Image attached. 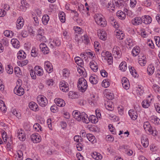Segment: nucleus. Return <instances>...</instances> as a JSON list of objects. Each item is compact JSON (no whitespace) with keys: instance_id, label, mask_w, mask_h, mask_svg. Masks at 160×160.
Instances as JSON below:
<instances>
[{"instance_id":"obj_20","label":"nucleus","mask_w":160,"mask_h":160,"mask_svg":"<svg viewBox=\"0 0 160 160\" xmlns=\"http://www.w3.org/2000/svg\"><path fill=\"white\" fill-rule=\"evenodd\" d=\"M28 106L30 109L35 112L38 111L39 108L38 104L34 102H31L29 103Z\"/></svg>"},{"instance_id":"obj_44","label":"nucleus","mask_w":160,"mask_h":160,"mask_svg":"<svg viewBox=\"0 0 160 160\" xmlns=\"http://www.w3.org/2000/svg\"><path fill=\"white\" fill-rule=\"evenodd\" d=\"M4 35L7 37L12 38L13 36L14 33L9 30H6L4 32Z\"/></svg>"},{"instance_id":"obj_1","label":"nucleus","mask_w":160,"mask_h":160,"mask_svg":"<svg viewBox=\"0 0 160 160\" xmlns=\"http://www.w3.org/2000/svg\"><path fill=\"white\" fill-rule=\"evenodd\" d=\"M72 115L73 118L78 121H82L86 123H88L89 122V118L87 115L84 112L80 113L77 110H74L72 112Z\"/></svg>"},{"instance_id":"obj_30","label":"nucleus","mask_w":160,"mask_h":160,"mask_svg":"<svg viewBox=\"0 0 160 160\" xmlns=\"http://www.w3.org/2000/svg\"><path fill=\"white\" fill-rule=\"evenodd\" d=\"M97 76L94 74H92L89 77L90 82L93 84H96L98 82Z\"/></svg>"},{"instance_id":"obj_43","label":"nucleus","mask_w":160,"mask_h":160,"mask_svg":"<svg viewBox=\"0 0 160 160\" xmlns=\"http://www.w3.org/2000/svg\"><path fill=\"white\" fill-rule=\"evenodd\" d=\"M62 76L65 79L68 78L69 76V72L67 69H64L62 70Z\"/></svg>"},{"instance_id":"obj_19","label":"nucleus","mask_w":160,"mask_h":160,"mask_svg":"<svg viewBox=\"0 0 160 160\" xmlns=\"http://www.w3.org/2000/svg\"><path fill=\"white\" fill-rule=\"evenodd\" d=\"M54 102L56 105L60 107H63L65 106L66 103L64 101L60 98H56L54 99Z\"/></svg>"},{"instance_id":"obj_17","label":"nucleus","mask_w":160,"mask_h":160,"mask_svg":"<svg viewBox=\"0 0 160 160\" xmlns=\"http://www.w3.org/2000/svg\"><path fill=\"white\" fill-rule=\"evenodd\" d=\"M128 113L132 120H135L137 119L138 114L137 112L135 111L133 109H130L128 111Z\"/></svg>"},{"instance_id":"obj_49","label":"nucleus","mask_w":160,"mask_h":160,"mask_svg":"<svg viewBox=\"0 0 160 160\" xmlns=\"http://www.w3.org/2000/svg\"><path fill=\"white\" fill-rule=\"evenodd\" d=\"M138 63L141 66H144L146 63V60L145 57L143 56L142 58H139Z\"/></svg>"},{"instance_id":"obj_36","label":"nucleus","mask_w":160,"mask_h":160,"mask_svg":"<svg viewBox=\"0 0 160 160\" xmlns=\"http://www.w3.org/2000/svg\"><path fill=\"white\" fill-rule=\"evenodd\" d=\"M101 56L102 59L105 60L106 59L111 56V54L108 51H103L101 53Z\"/></svg>"},{"instance_id":"obj_42","label":"nucleus","mask_w":160,"mask_h":160,"mask_svg":"<svg viewBox=\"0 0 160 160\" xmlns=\"http://www.w3.org/2000/svg\"><path fill=\"white\" fill-rule=\"evenodd\" d=\"M89 118V122L90 121L92 123H97L98 121V118L95 115H91Z\"/></svg>"},{"instance_id":"obj_31","label":"nucleus","mask_w":160,"mask_h":160,"mask_svg":"<svg viewBox=\"0 0 160 160\" xmlns=\"http://www.w3.org/2000/svg\"><path fill=\"white\" fill-rule=\"evenodd\" d=\"M11 43L15 48H18L20 46V43L18 40L16 38H12L11 40Z\"/></svg>"},{"instance_id":"obj_2","label":"nucleus","mask_w":160,"mask_h":160,"mask_svg":"<svg viewBox=\"0 0 160 160\" xmlns=\"http://www.w3.org/2000/svg\"><path fill=\"white\" fill-rule=\"evenodd\" d=\"M88 86L87 81L84 78H79L77 87L80 91L82 92H85L87 89Z\"/></svg>"},{"instance_id":"obj_9","label":"nucleus","mask_w":160,"mask_h":160,"mask_svg":"<svg viewBox=\"0 0 160 160\" xmlns=\"http://www.w3.org/2000/svg\"><path fill=\"white\" fill-rule=\"evenodd\" d=\"M59 88L63 92H67L69 90L68 84L64 81H62L60 82Z\"/></svg>"},{"instance_id":"obj_34","label":"nucleus","mask_w":160,"mask_h":160,"mask_svg":"<svg viewBox=\"0 0 160 160\" xmlns=\"http://www.w3.org/2000/svg\"><path fill=\"white\" fill-rule=\"evenodd\" d=\"M26 54L22 50L19 51L17 54V58L19 59H23L26 58Z\"/></svg>"},{"instance_id":"obj_16","label":"nucleus","mask_w":160,"mask_h":160,"mask_svg":"<svg viewBox=\"0 0 160 160\" xmlns=\"http://www.w3.org/2000/svg\"><path fill=\"white\" fill-rule=\"evenodd\" d=\"M115 34L116 38L120 40L123 39L124 37V34L123 31L120 30H116L115 31Z\"/></svg>"},{"instance_id":"obj_45","label":"nucleus","mask_w":160,"mask_h":160,"mask_svg":"<svg viewBox=\"0 0 160 160\" xmlns=\"http://www.w3.org/2000/svg\"><path fill=\"white\" fill-rule=\"evenodd\" d=\"M125 43L126 45L130 47H132L133 46L134 44V42L131 38H127L126 41H125Z\"/></svg>"},{"instance_id":"obj_23","label":"nucleus","mask_w":160,"mask_h":160,"mask_svg":"<svg viewBox=\"0 0 160 160\" xmlns=\"http://www.w3.org/2000/svg\"><path fill=\"white\" fill-rule=\"evenodd\" d=\"M29 6V4L25 0H21V5L20 8L21 10L25 11Z\"/></svg>"},{"instance_id":"obj_24","label":"nucleus","mask_w":160,"mask_h":160,"mask_svg":"<svg viewBox=\"0 0 160 160\" xmlns=\"http://www.w3.org/2000/svg\"><path fill=\"white\" fill-rule=\"evenodd\" d=\"M90 67L92 70L94 72H97L98 70V66L96 62L92 60L89 63Z\"/></svg>"},{"instance_id":"obj_50","label":"nucleus","mask_w":160,"mask_h":160,"mask_svg":"<svg viewBox=\"0 0 160 160\" xmlns=\"http://www.w3.org/2000/svg\"><path fill=\"white\" fill-rule=\"evenodd\" d=\"M59 18L61 22L63 23L65 21V15L64 12H60L58 14Z\"/></svg>"},{"instance_id":"obj_56","label":"nucleus","mask_w":160,"mask_h":160,"mask_svg":"<svg viewBox=\"0 0 160 160\" xmlns=\"http://www.w3.org/2000/svg\"><path fill=\"white\" fill-rule=\"evenodd\" d=\"M102 87L105 88L108 87L110 85L109 80L108 79L103 80L102 82Z\"/></svg>"},{"instance_id":"obj_18","label":"nucleus","mask_w":160,"mask_h":160,"mask_svg":"<svg viewBox=\"0 0 160 160\" xmlns=\"http://www.w3.org/2000/svg\"><path fill=\"white\" fill-rule=\"evenodd\" d=\"M34 70L35 71L37 75L39 76H42L44 73L43 70L42 68L39 66H35Z\"/></svg>"},{"instance_id":"obj_5","label":"nucleus","mask_w":160,"mask_h":160,"mask_svg":"<svg viewBox=\"0 0 160 160\" xmlns=\"http://www.w3.org/2000/svg\"><path fill=\"white\" fill-rule=\"evenodd\" d=\"M15 136L22 141H24L26 139V135L25 132L21 128L18 129L16 131Z\"/></svg>"},{"instance_id":"obj_37","label":"nucleus","mask_w":160,"mask_h":160,"mask_svg":"<svg viewBox=\"0 0 160 160\" xmlns=\"http://www.w3.org/2000/svg\"><path fill=\"white\" fill-rule=\"evenodd\" d=\"M68 95L69 98L73 99L77 98L78 97L77 92L72 91L69 92Z\"/></svg>"},{"instance_id":"obj_39","label":"nucleus","mask_w":160,"mask_h":160,"mask_svg":"<svg viewBox=\"0 0 160 160\" xmlns=\"http://www.w3.org/2000/svg\"><path fill=\"white\" fill-rule=\"evenodd\" d=\"M50 18L49 16L47 14L44 15L42 18V21L44 25H46L48 23Z\"/></svg>"},{"instance_id":"obj_59","label":"nucleus","mask_w":160,"mask_h":160,"mask_svg":"<svg viewBox=\"0 0 160 160\" xmlns=\"http://www.w3.org/2000/svg\"><path fill=\"white\" fill-rule=\"evenodd\" d=\"M7 72L9 74H12L13 72V70L12 67L10 65H7L6 68Z\"/></svg>"},{"instance_id":"obj_55","label":"nucleus","mask_w":160,"mask_h":160,"mask_svg":"<svg viewBox=\"0 0 160 160\" xmlns=\"http://www.w3.org/2000/svg\"><path fill=\"white\" fill-rule=\"evenodd\" d=\"M152 88L155 92L160 93V87L156 84H154L152 86Z\"/></svg>"},{"instance_id":"obj_26","label":"nucleus","mask_w":160,"mask_h":160,"mask_svg":"<svg viewBox=\"0 0 160 160\" xmlns=\"http://www.w3.org/2000/svg\"><path fill=\"white\" fill-rule=\"evenodd\" d=\"M152 18L149 16L146 15L142 17V22L145 24H150L152 22Z\"/></svg>"},{"instance_id":"obj_15","label":"nucleus","mask_w":160,"mask_h":160,"mask_svg":"<svg viewBox=\"0 0 160 160\" xmlns=\"http://www.w3.org/2000/svg\"><path fill=\"white\" fill-rule=\"evenodd\" d=\"M122 85L123 88L126 90L128 89L130 87V84L128 79L123 77L122 79Z\"/></svg>"},{"instance_id":"obj_61","label":"nucleus","mask_w":160,"mask_h":160,"mask_svg":"<svg viewBox=\"0 0 160 160\" xmlns=\"http://www.w3.org/2000/svg\"><path fill=\"white\" fill-rule=\"evenodd\" d=\"M154 99L153 96L152 94H150L148 96L147 99L146 100L151 104L152 102L154 101Z\"/></svg>"},{"instance_id":"obj_10","label":"nucleus","mask_w":160,"mask_h":160,"mask_svg":"<svg viewBox=\"0 0 160 160\" xmlns=\"http://www.w3.org/2000/svg\"><path fill=\"white\" fill-rule=\"evenodd\" d=\"M14 92L17 95L21 96L24 93V90L21 86L17 85L14 89Z\"/></svg>"},{"instance_id":"obj_64","label":"nucleus","mask_w":160,"mask_h":160,"mask_svg":"<svg viewBox=\"0 0 160 160\" xmlns=\"http://www.w3.org/2000/svg\"><path fill=\"white\" fill-rule=\"evenodd\" d=\"M37 38L40 42H45L46 40L45 37L43 35H37Z\"/></svg>"},{"instance_id":"obj_3","label":"nucleus","mask_w":160,"mask_h":160,"mask_svg":"<svg viewBox=\"0 0 160 160\" xmlns=\"http://www.w3.org/2000/svg\"><path fill=\"white\" fill-rule=\"evenodd\" d=\"M96 22L102 27H105L107 24V21L103 16L99 14H96L94 16Z\"/></svg>"},{"instance_id":"obj_4","label":"nucleus","mask_w":160,"mask_h":160,"mask_svg":"<svg viewBox=\"0 0 160 160\" xmlns=\"http://www.w3.org/2000/svg\"><path fill=\"white\" fill-rule=\"evenodd\" d=\"M143 128L146 131L148 132L150 134H152L153 136L155 137L157 136L158 132L156 129L153 128L148 122H144L143 125Z\"/></svg>"},{"instance_id":"obj_48","label":"nucleus","mask_w":160,"mask_h":160,"mask_svg":"<svg viewBox=\"0 0 160 160\" xmlns=\"http://www.w3.org/2000/svg\"><path fill=\"white\" fill-rule=\"evenodd\" d=\"M75 62L79 66H81L83 64V61L79 57H75L74 58Z\"/></svg>"},{"instance_id":"obj_63","label":"nucleus","mask_w":160,"mask_h":160,"mask_svg":"<svg viewBox=\"0 0 160 160\" xmlns=\"http://www.w3.org/2000/svg\"><path fill=\"white\" fill-rule=\"evenodd\" d=\"M108 128L109 131L113 134H116V132L114 128L113 127L112 125L109 124L108 126Z\"/></svg>"},{"instance_id":"obj_22","label":"nucleus","mask_w":160,"mask_h":160,"mask_svg":"<svg viewBox=\"0 0 160 160\" xmlns=\"http://www.w3.org/2000/svg\"><path fill=\"white\" fill-rule=\"evenodd\" d=\"M150 121L156 125L160 124V119L157 117L153 115L149 118Z\"/></svg>"},{"instance_id":"obj_8","label":"nucleus","mask_w":160,"mask_h":160,"mask_svg":"<svg viewBox=\"0 0 160 160\" xmlns=\"http://www.w3.org/2000/svg\"><path fill=\"white\" fill-rule=\"evenodd\" d=\"M112 53L116 58H119L121 55V52L120 48L116 46H115L113 48Z\"/></svg>"},{"instance_id":"obj_62","label":"nucleus","mask_w":160,"mask_h":160,"mask_svg":"<svg viewBox=\"0 0 160 160\" xmlns=\"http://www.w3.org/2000/svg\"><path fill=\"white\" fill-rule=\"evenodd\" d=\"M124 12L126 13L127 16L130 17H132L133 16V13L131 11L126 8L124 9Z\"/></svg>"},{"instance_id":"obj_40","label":"nucleus","mask_w":160,"mask_h":160,"mask_svg":"<svg viewBox=\"0 0 160 160\" xmlns=\"http://www.w3.org/2000/svg\"><path fill=\"white\" fill-rule=\"evenodd\" d=\"M120 69L122 71H125L127 69L126 63L125 61L122 62L119 66Z\"/></svg>"},{"instance_id":"obj_52","label":"nucleus","mask_w":160,"mask_h":160,"mask_svg":"<svg viewBox=\"0 0 160 160\" xmlns=\"http://www.w3.org/2000/svg\"><path fill=\"white\" fill-rule=\"evenodd\" d=\"M46 84L48 86H51L53 85L54 82V80L53 78H50L47 79L46 82Z\"/></svg>"},{"instance_id":"obj_46","label":"nucleus","mask_w":160,"mask_h":160,"mask_svg":"<svg viewBox=\"0 0 160 160\" xmlns=\"http://www.w3.org/2000/svg\"><path fill=\"white\" fill-rule=\"evenodd\" d=\"M136 92L138 95L139 96L142 95L144 92L143 88L141 86H138V87L137 88Z\"/></svg>"},{"instance_id":"obj_14","label":"nucleus","mask_w":160,"mask_h":160,"mask_svg":"<svg viewBox=\"0 0 160 160\" xmlns=\"http://www.w3.org/2000/svg\"><path fill=\"white\" fill-rule=\"evenodd\" d=\"M39 47L43 54H47L49 52V49L44 43H41L39 45Z\"/></svg>"},{"instance_id":"obj_54","label":"nucleus","mask_w":160,"mask_h":160,"mask_svg":"<svg viewBox=\"0 0 160 160\" xmlns=\"http://www.w3.org/2000/svg\"><path fill=\"white\" fill-rule=\"evenodd\" d=\"M142 105L143 108H147L150 106V103L146 100H144L142 102Z\"/></svg>"},{"instance_id":"obj_33","label":"nucleus","mask_w":160,"mask_h":160,"mask_svg":"<svg viewBox=\"0 0 160 160\" xmlns=\"http://www.w3.org/2000/svg\"><path fill=\"white\" fill-rule=\"evenodd\" d=\"M15 160H22L23 153L21 150H18L17 151V154L14 155Z\"/></svg>"},{"instance_id":"obj_12","label":"nucleus","mask_w":160,"mask_h":160,"mask_svg":"<svg viewBox=\"0 0 160 160\" xmlns=\"http://www.w3.org/2000/svg\"><path fill=\"white\" fill-rule=\"evenodd\" d=\"M141 141L142 144L144 148H146L148 146V140L146 135L143 134L142 135Z\"/></svg>"},{"instance_id":"obj_7","label":"nucleus","mask_w":160,"mask_h":160,"mask_svg":"<svg viewBox=\"0 0 160 160\" xmlns=\"http://www.w3.org/2000/svg\"><path fill=\"white\" fill-rule=\"evenodd\" d=\"M44 68L45 70L48 73L53 71V67L52 64L49 61H45L44 63Z\"/></svg>"},{"instance_id":"obj_13","label":"nucleus","mask_w":160,"mask_h":160,"mask_svg":"<svg viewBox=\"0 0 160 160\" xmlns=\"http://www.w3.org/2000/svg\"><path fill=\"white\" fill-rule=\"evenodd\" d=\"M24 20L21 17H19L17 19L16 23V27L17 29H20L23 27Z\"/></svg>"},{"instance_id":"obj_21","label":"nucleus","mask_w":160,"mask_h":160,"mask_svg":"<svg viewBox=\"0 0 160 160\" xmlns=\"http://www.w3.org/2000/svg\"><path fill=\"white\" fill-rule=\"evenodd\" d=\"M92 157L96 160H101L103 158L102 155L99 153L94 152L91 153Z\"/></svg>"},{"instance_id":"obj_32","label":"nucleus","mask_w":160,"mask_h":160,"mask_svg":"<svg viewBox=\"0 0 160 160\" xmlns=\"http://www.w3.org/2000/svg\"><path fill=\"white\" fill-rule=\"evenodd\" d=\"M155 68L152 64H150L147 68V72L149 75H152L154 72Z\"/></svg>"},{"instance_id":"obj_41","label":"nucleus","mask_w":160,"mask_h":160,"mask_svg":"<svg viewBox=\"0 0 160 160\" xmlns=\"http://www.w3.org/2000/svg\"><path fill=\"white\" fill-rule=\"evenodd\" d=\"M105 96L106 98L108 99L112 100L114 98V95L113 93L109 91L108 92V90L107 91L106 90L105 92Z\"/></svg>"},{"instance_id":"obj_25","label":"nucleus","mask_w":160,"mask_h":160,"mask_svg":"<svg viewBox=\"0 0 160 160\" xmlns=\"http://www.w3.org/2000/svg\"><path fill=\"white\" fill-rule=\"evenodd\" d=\"M87 139L92 143L95 144L97 142V140L95 136L92 134L88 133L86 135Z\"/></svg>"},{"instance_id":"obj_51","label":"nucleus","mask_w":160,"mask_h":160,"mask_svg":"<svg viewBox=\"0 0 160 160\" xmlns=\"http://www.w3.org/2000/svg\"><path fill=\"white\" fill-rule=\"evenodd\" d=\"M108 10L110 12H112L114 10V5L111 2H108L107 5L106 7Z\"/></svg>"},{"instance_id":"obj_38","label":"nucleus","mask_w":160,"mask_h":160,"mask_svg":"<svg viewBox=\"0 0 160 160\" xmlns=\"http://www.w3.org/2000/svg\"><path fill=\"white\" fill-rule=\"evenodd\" d=\"M33 128L34 130L36 132H42L43 131L41 126L38 123H35L33 126Z\"/></svg>"},{"instance_id":"obj_57","label":"nucleus","mask_w":160,"mask_h":160,"mask_svg":"<svg viewBox=\"0 0 160 160\" xmlns=\"http://www.w3.org/2000/svg\"><path fill=\"white\" fill-rule=\"evenodd\" d=\"M12 113L13 115L15 116L18 118L20 119L21 118V114L20 112L14 109L12 111Z\"/></svg>"},{"instance_id":"obj_60","label":"nucleus","mask_w":160,"mask_h":160,"mask_svg":"<svg viewBox=\"0 0 160 160\" xmlns=\"http://www.w3.org/2000/svg\"><path fill=\"white\" fill-rule=\"evenodd\" d=\"M38 54L36 48L34 47L32 48L31 51V55L32 56L35 57Z\"/></svg>"},{"instance_id":"obj_53","label":"nucleus","mask_w":160,"mask_h":160,"mask_svg":"<svg viewBox=\"0 0 160 160\" xmlns=\"http://www.w3.org/2000/svg\"><path fill=\"white\" fill-rule=\"evenodd\" d=\"M77 71L80 74V75L82 76V77L86 76V72L82 69V67H81L80 68H78Z\"/></svg>"},{"instance_id":"obj_58","label":"nucleus","mask_w":160,"mask_h":160,"mask_svg":"<svg viewBox=\"0 0 160 160\" xmlns=\"http://www.w3.org/2000/svg\"><path fill=\"white\" fill-rule=\"evenodd\" d=\"M73 29L78 34H82L83 32V31L82 28L78 26H74L73 27Z\"/></svg>"},{"instance_id":"obj_27","label":"nucleus","mask_w":160,"mask_h":160,"mask_svg":"<svg viewBox=\"0 0 160 160\" xmlns=\"http://www.w3.org/2000/svg\"><path fill=\"white\" fill-rule=\"evenodd\" d=\"M142 18L140 17H136L132 20V23L134 25H138L141 23Z\"/></svg>"},{"instance_id":"obj_47","label":"nucleus","mask_w":160,"mask_h":160,"mask_svg":"<svg viewBox=\"0 0 160 160\" xmlns=\"http://www.w3.org/2000/svg\"><path fill=\"white\" fill-rule=\"evenodd\" d=\"M14 72L16 76L19 77H20L22 74L20 68L18 67H16L14 68Z\"/></svg>"},{"instance_id":"obj_29","label":"nucleus","mask_w":160,"mask_h":160,"mask_svg":"<svg viewBox=\"0 0 160 160\" xmlns=\"http://www.w3.org/2000/svg\"><path fill=\"white\" fill-rule=\"evenodd\" d=\"M140 48L137 46L134 47L132 51V54L133 57L138 55L140 52Z\"/></svg>"},{"instance_id":"obj_11","label":"nucleus","mask_w":160,"mask_h":160,"mask_svg":"<svg viewBox=\"0 0 160 160\" xmlns=\"http://www.w3.org/2000/svg\"><path fill=\"white\" fill-rule=\"evenodd\" d=\"M32 141L34 143H37L40 142L41 140L40 136L38 133H34L31 136Z\"/></svg>"},{"instance_id":"obj_6","label":"nucleus","mask_w":160,"mask_h":160,"mask_svg":"<svg viewBox=\"0 0 160 160\" xmlns=\"http://www.w3.org/2000/svg\"><path fill=\"white\" fill-rule=\"evenodd\" d=\"M38 103L42 107H45L48 103V100L43 95H40L37 97Z\"/></svg>"},{"instance_id":"obj_28","label":"nucleus","mask_w":160,"mask_h":160,"mask_svg":"<svg viewBox=\"0 0 160 160\" xmlns=\"http://www.w3.org/2000/svg\"><path fill=\"white\" fill-rule=\"evenodd\" d=\"M98 35L99 38L102 40H105L106 39L107 34L106 32L103 30H101L98 32Z\"/></svg>"},{"instance_id":"obj_35","label":"nucleus","mask_w":160,"mask_h":160,"mask_svg":"<svg viewBox=\"0 0 160 160\" xmlns=\"http://www.w3.org/2000/svg\"><path fill=\"white\" fill-rule=\"evenodd\" d=\"M117 16L120 19L124 20L126 18V14L121 11H118L116 13Z\"/></svg>"}]
</instances>
